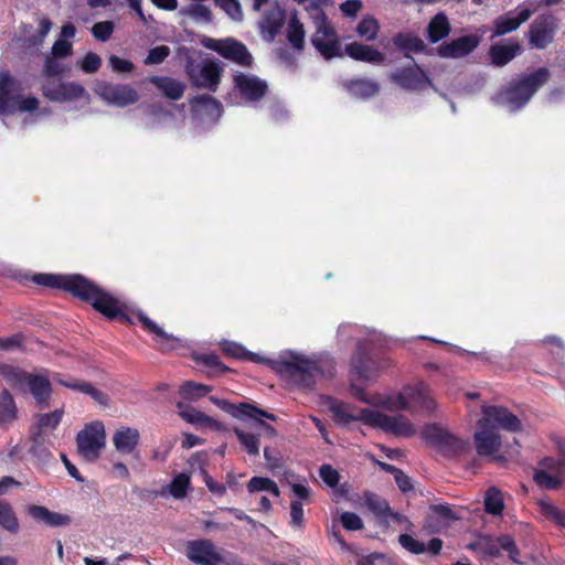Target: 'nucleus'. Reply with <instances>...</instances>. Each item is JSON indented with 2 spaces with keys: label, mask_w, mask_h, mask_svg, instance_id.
<instances>
[{
  "label": "nucleus",
  "mask_w": 565,
  "mask_h": 565,
  "mask_svg": "<svg viewBox=\"0 0 565 565\" xmlns=\"http://www.w3.org/2000/svg\"><path fill=\"white\" fill-rule=\"evenodd\" d=\"M33 281L42 286L66 289L81 299L89 301L97 311L108 318L119 316L124 309V305L118 299L104 292L81 275L39 274L33 277Z\"/></svg>",
  "instance_id": "obj_1"
},
{
  "label": "nucleus",
  "mask_w": 565,
  "mask_h": 565,
  "mask_svg": "<svg viewBox=\"0 0 565 565\" xmlns=\"http://www.w3.org/2000/svg\"><path fill=\"white\" fill-rule=\"evenodd\" d=\"M329 409L334 420L339 424H347L351 420H362L372 427L381 428L386 433L397 436L408 437L415 434L414 425L402 415L390 416L369 408L358 409L340 401H331Z\"/></svg>",
  "instance_id": "obj_2"
},
{
  "label": "nucleus",
  "mask_w": 565,
  "mask_h": 565,
  "mask_svg": "<svg viewBox=\"0 0 565 565\" xmlns=\"http://www.w3.org/2000/svg\"><path fill=\"white\" fill-rule=\"evenodd\" d=\"M551 73L546 67H540L533 73L521 76L502 88L493 98L494 103L510 111L525 106L534 94L547 83Z\"/></svg>",
  "instance_id": "obj_3"
},
{
  "label": "nucleus",
  "mask_w": 565,
  "mask_h": 565,
  "mask_svg": "<svg viewBox=\"0 0 565 565\" xmlns=\"http://www.w3.org/2000/svg\"><path fill=\"white\" fill-rule=\"evenodd\" d=\"M265 363L282 380L302 387H311L320 373L313 360L294 351L282 352L278 359Z\"/></svg>",
  "instance_id": "obj_4"
},
{
  "label": "nucleus",
  "mask_w": 565,
  "mask_h": 565,
  "mask_svg": "<svg viewBox=\"0 0 565 565\" xmlns=\"http://www.w3.org/2000/svg\"><path fill=\"white\" fill-rule=\"evenodd\" d=\"M376 405L391 412L411 409L412 405L426 412H433L436 408L430 391L424 382L407 385L401 392L381 398Z\"/></svg>",
  "instance_id": "obj_5"
},
{
  "label": "nucleus",
  "mask_w": 565,
  "mask_h": 565,
  "mask_svg": "<svg viewBox=\"0 0 565 565\" xmlns=\"http://www.w3.org/2000/svg\"><path fill=\"white\" fill-rule=\"evenodd\" d=\"M185 556L196 565H242L235 555L218 551L206 539L189 541L185 544Z\"/></svg>",
  "instance_id": "obj_6"
},
{
  "label": "nucleus",
  "mask_w": 565,
  "mask_h": 565,
  "mask_svg": "<svg viewBox=\"0 0 565 565\" xmlns=\"http://www.w3.org/2000/svg\"><path fill=\"white\" fill-rule=\"evenodd\" d=\"M311 19L316 28V32L311 38L312 45L327 60L339 56V38L333 26L327 21L324 12L318 11Z\"/></svg>",
  "instance_id": "obj_7"
},
{
  "label": "nucleus",
  "mask_w": 565,
  "mask_h": 565,
  "mask_svg": "<svg viewBox=\"0 0 565 565\" xmlns=\"http://www.w3.org/2000/svg\"><path fill=\"white\" fill-rule=\"evenodd\" d=\"M78 454L87 461L96 460L106 445V433L102 422H93L76 436Z\"/></svg>",
  "instance_id": "obj_8"
},
{
  "label": "nucleus",
  "mask_w": 565,
  "mask_h": 565,
  "mask_svg": "<svg viewBox=\"0 0 565 565\" xmlns=\"http://www.w3.org/2000/svg\"><path fill=\"white\" fill-rule=\"evenodd\" d=\"M426 441L447 455H457L469 449V441L452 434L447 428L433 424L424 430Z\"/></svg>",
  "instance_id": "obj_9"
},
{
  "label": "nucleus",
  "mask_w": 565,
  "mask_h": 565,
  "mask_svg": "<svg viewBox=\"0 0 565 565\" xmlns=\"http://www.w3.org/2000/svg\"><path fill=\"white\" fill-rule=\"evenodd\" d=\"M95 93L108 105L119 108L134 105L139 100L138 92L130 85L100 82L95 86Z\"/></svg>",
  "instance_id": "obj_10"
},
{
  "label": "nucleus",
  "mask_w": 565,
  "mask_h": 565,
  "mask_svg": "<svg viewBox=\"0 0 565 565\" xmlns=\"http://www.w3.org/2000/svg\"><path fill=\"white\" fill-rule=\"evenodd\" d=\"M482 417L479 419L481 425L493 427V429H504L511 433L520 431L522 424L520 419L508 408L502 406H481Z\"/></svg>",
  "instance_id": "obj_11"
},
{
  "label": "nucleus",
  "mask_w": 565,
  "mask_h": 565,
  "mask_svg": "<svg viewBox=\"0 0 565 565\" xmlns=\"http://www.w3.org/2000/svg\"><path fill=\"white\" fill-rule=\"evenodd\" d=\"M557 23L552 15H540L531 24L529 29L530 44L537 49L543 50L547 47L554 40V34Z\"/></svg>",
  "instance_id": "obj_12"
},
{
  "label": "nucleus",
  "mask_w": 565,
  "mask_h": 565,
  "mask_svg": "<svg viewBox=\"0 0 565 565\" xmlns=\"http://www.w3.org/2000/svg\"><path fill=\"white\" fill-rule=\"evenodd\" d=\"M188 74L199 88L215 90L220 83L221 68L217 63L205 61L198 65H189Z\"/></svg>",
  "instance_id": "obj_13"
},
{
  "label": "nucleus",
  "mask_w": 565,
  "mask_h": 565,
  "mask_svg": "<svg viewBox=\"0 0 565 565\" xmlns=\"http://www.w3.org/2000/svg\"><path fill=\"white\" fill-rule=\"evenodd\" d=\"M0 115L14 114L17 111H33L39 107V99L33 96L23 97L17 93V85L12 78V86L4 99L0 93Z\"/></svg>",
  "instance_id": "obj_14"
},
{
  "label": "nucleus",
  "mask_w": 565,
  "mask_h": 565,
  "mask_svg": "<svg viewBox=\"0 0 565 565\" xmlns=\"http://www.w3.org/2000/svg\"><path fill=\"white\" fill-rule=\"evenodd\" d=\"M476 450L480 456H492L497 454L502 445L498 430L477 422V429L473 435Z\"/></svg>",
  "instance_id": "obj_15"
},
{
  "label": "nucleus",
  "mask_w": 565,
  "mask_h": 565,
  "mask_svg": "<svg viewBox=\"0 0 565 565\" xmlns=\"http://www.w3.org/2000/svg\"><path fill=\"white\" fill-rule=\"evenodd\" d=\"M391 79L407 90H420L431 84L429 77L416 65L396 70L391 74Z\"/></svg>",
  "instance_id": "obj_16"
},
{
  "label": "nucleus",
  "mask_w": 565,
  "mask_h": 565,
  "mask_svg": "<svg viewBox=\"0 0 565 565\" xmlns=\"http://www.w3.org/2000/svg\"><path fill=\"white\" fill-rule=\"evenodd\" d=\"M480 38L477 35H465L437 47V54L443 58H461L477 49Z\"/></svg>",
  "instance_id": "obj_17"
},
{
  "label": "nucleus",
  "mask_w": 565,
  "mask_h": 565,
  "mask_svg": "<svg viewBox=\"0 0 565 565\" xmlns=\"http://www.w3.org/2000/svg\"><path fill=\"white\" fill-rule=\"evenodd\" d=\"M285 22V12L279 6L266 10L257 22L264 40L271 42L280 32Z\"/></svg>",
  "instance_id": "obj_18"
},
{
  "label": "nucleus",
  "mask_w": 565,
  "mask_h": 565,
  "mask_svg": "<svg viewBox=\"0 0 565 565\" xmlns=\"http://www.w3.org/2000/svg\"><path fill=\"white\" fill-rule=\"evenodd\" d=\"M193 116L199 120H216L222 115V105L207 94L195 96L190 102Z\"/></svg>",
  "instance_id": "obj_19"
},
{
  "label": "nucleus",
  "mask_w": 565,
  "mask_h": 565,
  "mask_svg": "<svg viewBox=\"0 0 565 565\" xmlns=\"http://www.w3.org/2000/svg\"><path fill=\"white\" fill-rule=\"evenodd\" d=\"M24 386L29 388L40 408L49 406L52 386L46 375L28 373Z\"/></svg>",
  "instance_id": "obj_20"
},
{
  "label": "nucleus",
  "mask_w": 565,
  "mask_h": 565,
  "mask_svg": "<svg viewBox=\"0 0 565 565\" xmlns=\"http://www.w3.org/2000/svg\"><path fill=\"white\" fill-rule=\"evenodd\" d=\"M235 87L243 97L248 100H257L264 96L267 84L258 77L250 74H237L234 77Z\"/></svg>",
  "instance_id": "obj_21"
},
{
  "label": "nucleus",
  "mask_w": 565,
  "mask_h": 565,
  "mask_svg": "<svg viewBox=\"0 0 565 565\" xmlns=\"http://www.w3.org/2000/svg\"><path fill=\"white\" fill-rule=\"evenodd\" d=\"M43 94L51 100L71 102L85 96V88L77 83H58L54 86H45Z\"/></svg>",
  "instance_id": "obj_22"
},
{
  "label": "nucleus",
  "mask_w": 565,
  "mask_h": 565,
  "mask_svg": "<svg viewBox=\"0 0 565 565\" xmlns=\"http://www.w3.org/2000/svg\"><path fill=\"white\" fill-rule=\"evenodd\" d=\"M532 14L533 11L531 9L524 8L516 14L509 12L507 15L499 17L494 21V35L500 36L518 30Z\"/></svg>",
  "instance_id": "obj_23"
},
{
  "label": "nucleus",
  "mask_w": 565,
  "mask_h": 565,
  "mask_svg": "<svg viewBox=\"0 0 565 565\" xmlns=\"http://www.w3.org/2000/svg\"><path fill=\"white\" fill-rule=\"evenodd\" d=\"M224 57L233 60L234 62L248 65L252 61L250 54L247 52V49L238 42L233 40H226L223 42H218L216 45L211 46Z\"/></svg>",
  "instance_id": "obj_24"
},
{
  "label": "nucleus",
  "mask_w": 565,
  "mask_h": 565,
  "mask_svg": "<svg viewBox=\"0 0 565 565\" xmlns=\"http://www.w3.org/2000/svg\"><path fill=\"white\" fill-rule=\"evenodd\" d=\"M149 82L153 84L164 97L171 100L181 99L186 87L183 82L169 76H151Z\"/></svg>",
  "instance_id": "obj_25"
},
{
  "label": "nucleus",
  "mask_w": 565,
  "mask_h": 565,
  "mask_svg": "<svg viewBox=\"0 0 565 565\" xmlns=\"http://www.w3.org/2000/svg\"><path fill=\"white\" fill-rule=\"evenodd\" d=\"M55 436L52 434H44L33 430L32 431V446L30 452L38 461L47 462L51 457V447L54 445Z\"/></svg>",
  "instance_id": "obj_26"
},
{
  "label": "nucleus",
  "mask_w": 565,
  "mask_h": 565,
  "mask_svg": "<svg viewBox=\"0 0 565 565\" xmlns=\"http://www.w3.org/2000/svg\"><path fill=\"white\" fill-rule=\"evenodd\" d=\"M345 53L353 60L367 63L381 64L385 61V55L382 52L358 42L348 44Z\"/></svg>",
  "instance_id": "obj_27"
},
{
  "label": "nucleus",
  "mask_w": 565,
  "mask_h": 565,
  "mask_svg": "<svg viewBox=\"0 0 565 565\" xmlns=\"http://www.w3.org/2000/svg\"><path fill=\"white\" fill-rule=\"evenodd\" d=\"M140 439L138 429L132 427H120L113 437V443L120 454H131Z\"/></svg>",
  "instance_id": "obj_28"
},
{
  "label": "nucleus",
  "mask_w": 565,
  "mask_h": 565,
  "mask_svg": "<svg viewBox=\"0 0 565 565\" xmlns=\"http://www.w3.org/2000/svg\"><path fill=\"white\" fill-rule=\"evenodd\" d=\"M28 512L34 520L49 526H66L71 523V518L68 515L52 512L42 505H30Z\"/></svg>",
  "instance_id": "obj_29"
},
{
  "label": "nucleus",
  "mask_w": 565,
  "mask_h": 565,
  "mask_svg": "<svg viewBox=\"0 0 565 565\" xmlns=\"http://www.w3.org/2000/svg\"><path fill=\"white\" fill-rule=\"evenodd\" d=\"M343 87L355 98H370L380 92L379 84L369 78L347 81Z\"/></svg>",
  "instance_id": "obj_30"
},
{
  "label": "nucleus",
  "mask_w": 565,
  "mask_h": 565,
  "mask_svg": "<svg viewBox=\"0 0 565 565\" xmlns=\"http://www.w3.org/2000/svg\"><path fill=\"white\" fill-rule=\"evenodd\" d=\"M450 23L445 13H437L428 23L427 33L431 43H437L449 35Z\"/></svg>",
  "instance_id": "obj_31"
},
{
  "label": "nucleus",
  "mask_w": 565,
  "mask_h": 565,
  "mask_svg": "<svg viewBox=\"0 0 565 565\" xmlns=\"http://www.w3.org/2000/svg\"><path fill=\"white\" fill-rule=\"evenodd\" d=\"M178 414L188 423L196 426H216L217 423L210 416L182 402L177 403Z\"/></svg>",
  "instance_id": "obj_32"
},
{
  "label": "nucleus",
  "mask_w": 565,
  "mask_h": 565,
  "mask_svg": "<svg viewBox=\"0 0 565 565\" xmlns=\"http://www.w3.org/2000/svg\"><path fill=\"white\" fill-rule=\"evenodd\" d=\"M64 416V409L57 408L51 413L38 414L35 416V431L52 434L60 425Z\"/></svg>",
  "instance_id": "obj_33"
},
{
  "label": "nucleus",
  "mask_w": 565,
  "mask_h": 565,
  "mask_svg": "<svg viewBox=\"0 0 565 565\" xmlns=\"http://www.w3.org/2000/svg\"><path fill=\"white\" fill-rule=\"evenodd\" d=\"M519 51L520 45L518 43L494 45L490 50V57L494 65L503 66L513 60Z\"/></svg>",
  "instance_id": "obj_34"
},
{
  "label": "nucleus",
  "mask_w": 565,
  "mask_h": 565,
  "mask_svg": "<svg viewBox=\"0 0 565 565\" xmlns=\"http://www.w3.org/2000/svg\"><path fill=\"white\" fill-rule=\"evenodd\" d=\"M180 13L196 23H210L213 19L211 9L202 2L185 6L181 9Z\"/></svg>",
  "instance_id": "obj_35"
},
{
  "label": "nucleus",
  "mask_w": 565,
  "mask_h": 565,
  "mask_svg": "<svg viewBox=\"0 0 565 565\" xmlns=\"http://www.w3.org/2000/svg\"><path fill=\"white\" fill-rule=\"evenodd\" d=\"M305 28L297 14H292L287 26V39L296 50H302L305 44Z\"/></svg>",
  "instance_id": "obj_36"
},
{
  "label": "nucleus",
  "mask_w": 565,
  "mask_h": 565,
  "mask_svg": "<svg viewBox=\"0 0 565 565\" xmlns=\"http://www.w3.org/2000/svg\"><path fill=\"white\" fill-rule=\"evenodd\" d=\"M396 47L405 52H422L425 50V43L413 33H397L393 38Z\"/></svg>",
  "instance_id": "obj_37"
},
{
  "label": "nucleus",
  "mask_w": 565,
  "mask_h": 565,
  "mask_svg": "<svg viewBox=\"0 0 565 565\" xmlns=\"http://www.w3.org/2000/svg\"><path fill=\"white\" fill-rule=\"evenodd\" d=\"M0 525L12 534H17L20 530L19 520L13 508L3 501H0Z\"/></svg>",
  "instance_id": "obj_38"
},
{
  "label": "nucleus",
  "mask_w": 565,
  "mask_h": 565,
  "mask_svg": "<svg viewBox=\"0 0 565 565\" xmlns=\"http://www.w3.org/2000/svg\"><path fill=\"white\" fill-rule=\"evenodd\" d=\"M539 508L541 514L550 522L558 526H565V510L554 505L550 501H540Z\"/></svg>",
  "instance_id": "obj_39"
},
{
  "label": "nucleus",
  "mask_w": 565,
  "mask_h": 565,
  "mask_svg": "<svg viewBox=\"0 0 565 565\" xmlns=\"http://www.w3.org/2000/svg\"><path fill=\"white\" fill-rule=\"evenodd\" d=\"M211 391V387L192 381H188L180 386V394L186 401H198L205 396Z\"/></svg>",
  "instance_id": "obj_40"
},
{
  "label": "nucleus",
  "mask_w": 565,
  "mask_h": 565,
  "mask_svg": "<svg viewBox=\"0 0 565 565\" xmlns=\"http://www.w3.org/2000/svg\"><path fill=\"white\" fill-rule=\"evenodd\" d=\"M0 375L13 386L23 390L28 373L10 364L0 363Z\"/></svg>",
  "instance_id": "obj_41"
},
{
  "label": "nucleus",
  "mask_w": 565,
  "mask_h": 565,
  "mask_svg": "<svg viewBox=\"0 0 565 565\" xmlns=\"http://www.w3.org/2000/svg\"><path fill=\"white\" fill-rule=\"evenodd\" d=\"M380 31V24L376 19L371 15L364 17L356 26L359 36L373 41L376 39Z\"/></svg>",
  "instance_id": "obj_42"
},
{
  "label": "nucleus",
  "mask_w": 565,
  "mask_h": 565,
  "mask_svg": "<svg viewBox=\"0 0 565 565\" xmlns=\"http://www.w3.org/2000/svg\"><path fill=\"white\" fill-rule=\"evenodd\" d=\"M504 508L501 492L497 488H490L486 492L484 509L488 513L499 515Z\"/></svg>",
  "instance_id": "obj_43"
},
{
  "label": "nucleus",
  "mask_w": 565,
  "mask_h": 565,
  "mask_svg": "<svg viewBox=\"0 0 565 565\" xmlns=\"http://www.w3.org/2000/svg\"><path fill=\"white\" fill-rule=\"evenodd\" d=\"M469 547L477 550L478 552L488 556H499L501 550L499 537L491 539L488 536L481 537L478 542L471 544Z\"/></svg>",
  "instance_id": "obj_44"
},
{
  "label": "nucleus",
  "mask_w": 565,
  "mask_h": 565,
  "mask_svg": "<svg viewBox=\"0 0 565 565\" xmlns=\"http://www.w3.org/2000/svg\"><path fill=\"white\" fill-rule=\"evenodd\" d=\"M364 503L376 516L383 519L390 512L388 503L374 493L364 494Z\"/></svg>",
  "instance_id": "obj_45"
},
{
  "label": "nucleus",
  "mask_w": 565,
  "mask_h": 565,
  "mask_svg": "<svg viewBox=\"0 0 565 565\" xmlns=\"http://www.w3.org/2000/svg\"><path fill=\"white\" fill-rule=\"evenodd\" d=\"M235 417L241 419L247 417L255 420H258L259 417H266L271 420L276 419L275 415L245 403L239 404L237 412L235 413Z\"/></svg>",
  "instance_id": "obj_46"
},
{
  "label": "nucleus",
  "mask_w": 565,
  "mask_h": 565,
  "mask_svg": "<svg viewBox=\"0 0 565 565\" xmlns=\"http://www.w3.org/2000/svg\"><path fill=\"white\" fill-rule=\"evenodd\" d=\"M247 488L249 492L269 491L276 497L279 495L276 482L269 478L254 477L249 480Z\"/></svg>",
  "instance_id": "obj_47"
},
{
  "label": "nucleus",
  "mask_w": 565,
  "mask_h": 565,
  "mask_svg": "<svg viewBox=\"0 0 565 565\" xmlns=\"http://www.w3.org/2000/svg\"><path fill=\"white\" fill-rule=\"evenodd\" d=\"M234 433L241 441L242 446L249 455H259V439L257 436L246 433L241 428H235Z\"/></svg>",
  "instance_id": "obj_48"
},
{
  "label": "nucleus",
  "mask_w": 565,
  "mask_h": 565,
  "mask_svg": "<svg viewBox=\"0 0 565 565\" xmlns=\"http://www.w3.org/2000/svg\"><path fill=\"white\" fill-rule=\"evenodd\" d=\"M215 4L220 7L233 21L242 22L244 14L239 0H214Z\"/></svg>",
  "instance_id": "obj_49"
},
{
  "label": "nucleus",
  "mask_w": 565,
  "mask_h": 565,
  "mask_svg": "<svg viewBox=\"0 0 565 565\" xmlns=\"http://www.w3.org/2000/svg\"><path fill=\"white\" fill-rule=\"evenodd\" d=\"M15 417V404L12 396L7 392L0 395V422H10Z\"/></svg>",
  "instance_id": "obj_50"
},
{
  "label": "nucleus",
  "mask_w": 565,
  "mask_h": 565,
  "mask_svg": "<svg viewBox=\"0 0 565 565\" xmlns=\"http://www.w3.org/2000/svg\"><path fill=\"white\" fill-rule=\"evenodd\" d=\"M223 349L227 354L235 358L248 359L250 361L264 363L266 361V359H262L257 354L246 351L242 345L234 342H225L223 344Z\"/></svg>",
  "instance_id": "obj_51"
},
{
  "label": "nucleus",
  "mask_w": 565,
  "mask_h": 565,
  "mask_svg": "<svg viewBox=\"0 0 565 565\" xmlns=\"http://www.w3.org/2000/svg\"><path fill=\"white\" fill-rule=\"evenodd\" d=\"M535 482L544 489H557L562 481L558 475L551 473L546 470L536 471L534 475Z\"/></svg>",
  "instance_id": "obj_52"
},
{
  "label": "nucleus",
  "mask_w": 565,
  "mask_h": 565,
  "mask_svg": "<svg viewBox=\"0 0 565 565\" xmlns=\"http://www.w3.org/2000/svg\"><path fill=\"white\" fill-rule=\"evenodd\" d=\"M190 484V477L185 473L178 475L170 484V493L175 499H181L185 495L186 489Z\"/></svg>",
  "instance_id": "obj_53"
},
{
  "label": "nucleus",
  "mask_w": 565,
  "mask_h": 565,
  "mask_svg": "<svg viewBox=\"0 0 565 565\" xmlns=\"http://www.w3.org/2000/svg\"><path fill=\"white\" fill-rule=\"evenodd\" d=\"M85 73L93 74L96 73L100 65L102 58L95 53H87L82 60L76 63Z\"/></svg>",
  "instance_id": "obj_54"
},
{
  "label": "nucleus",
  "mask_w": 565,
  "mask_h": 565,
  "mask_svg": "<svg viewBox=\"0 0 565 565\" xmlns=\"http://www.w3.org/2000/svg\"><path fill=\"white\" fill-rule=\"evenodd\" d=\"M399 544L408 552L419 555L426 551V546L424 543L415 540L413 536L408 534H401L398 536Z\"/></svg>",
  "instance_id": "obj_55"
},
{
  "label": "nucleus",
  "mask_w": 565,
  "mask_h": 565,
  "mask_svg": "<svg viewBox=\"0 0 565 565\" xmlns=\"http://www.w3.org/2000/svg\"><path fill=\"white\" fill-rule=\"evenodd\" d=\"M115 25L111 21L97 22L92 28V33L99 41H107L113 34Z\"/></svg>",
  "instance_id": "obj_56"
},
{
  "label": "nucleus",
  "mask_w": 565,
  "mask_h": 565,
  "mask_svg": "<svg viewBox=\"0 0 565 565\" xmlns=\"http://www.w3.org/2000/svg\"><path fill=\"white\" fill-rule=\"evenodd\" d=\"M342 526L348 531H359L364 527L362 519L353 512H342L340 514Z\"/></svg>",
  "instance_id": "obj_57"
},
{
  "label": "nucleus",
  "mask_w": 565,
  "mask_h": 565,
  "mask_svg": "<svg viewBox=\"0 0 565 565\" xmlns=\"http://www.w3.org/2000/svg\"><path fill=\"white\" fill-rule=\"evenodd\" d=\"M170 54V49L166 45H160L151 49L145 58V64L154 65L162 63Z\"/></svg>",
  "instance_id": "obj_58"
},
{
  "label": "nucleus",
  "mask_w": 565,
  "mask_h": 565,
  "mask_svg": "<svg viewBox=\"0 0 565 565\" xmlns=\"http://www.w3.org/2000/svg\"><path fill=\"white\" fill-rule=\"evenodd\" d=\"M320 477L329 486L335 487L339 483V472L329 465L320 467Z\"/></svg>",
  "instance_id": "obj_59"
},
{
  "label": "nucleus",
  "mask_w": 565,
  "mask_h": 565,
  "mask_svg": "<svg viewBox=\"0 0 565 565\" xmlns=\"http://www.w3.org/2000/svg\"><path fill=\"white\" fill-rule=\"evenodd\" d=\"M139 321L143 324V327L149 330L150 332H153L157 337H160L164 340H170L172 337L166 333L160 327H158L154 322H152L147 316H145L142 312L138 313Z\"/></svg>",
  "instance_id": "obj_60"
},
{
  "label": "nucleus",
  "mask_w": 565,
  "mask_h": 565,
  "mask_svg": "<svg viewBox=\"0 0 565 565\" xmlns=\"http://www.w3.org/2000/svg\"><path fill=\"white\" fill-rule=\"evenodd\" d=\"M108 62L113 71L117 73H129L134 70V64L130 61L120 58L116 55L109 56Z\"/></svg>",
  "instance_id": "obj_61"
},
{
  "label": "nucleus",
  "mask_w": 565,
  "mask_h": 565,
  "mask_svg": "<svg viewBox=\"0 0 565 565\" xmlns=\"http://www.w3.org/2000/svg\"><path fill=\"white\" fill-rule=\"evenodd\" d=\"M72 54V43L64 39L54 42L52 46V55L55 57H64Z\"/></svg>",
  "instance_id": "obj_62"
},
{
  "label": "nucleus",
  "mask_w": 565,
  "mask_h": 565,
  "mask_svg": "<svg viewBox=\"0 0 565 565\" xmlns=\"http://www.w3.org/2000/svg\"><path fill=\"white\" fill-rule=\"evenodd\" d=\"M431 512L443 523H448L449 521L456 519L454 512L447 505H443V504L434 505V507H431Z\"/></svg>",
  "instance_id": "obj_63"
},
{
  "label": "nucleus",
  "mask_w": 565,
  "mask_h": 565,
  "mask_svg": "<svg viewBox=\"0 0 565 565\" xmlns=\"http://www.w3.org/2000/svg\"><path fill=\"white\" fill-rule=\"evenodd\" d=\"M290 522L294 526H301L303 523V510L300 501L290 503Z\"/></svg>",
  "instance_id": "obj_64"
}]
</instances>
